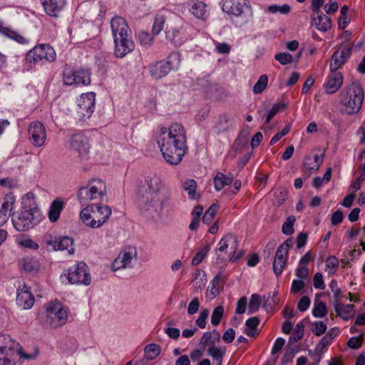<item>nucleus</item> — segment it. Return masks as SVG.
Returning <instances> with one entry per match:
<instances>
[{"mask_svg": "<svg viewBox=\"0 0 365 365\" xmlns=\"http://www.w3.org/2000/svg\"><path fill=\"white\" fill-rule=\"evenodd\" d=\"M365 180V165H363L362 172L359 177L351 185L350 188L353 190L354 192L359 190L361 187L362 182Z\"/></svg>", "mask_w": 365, "mask_h": 365, "instance_id": "61", "label": "nucleus"}, {"mask_svg": "<svg viewBox=\"0 0 365 365\" xmlns=\"http://www.w3.org/2000/svg\"><path fill=\"white\" fill-rule=\"evenodd\" d=\"M312 332L317 336H319L324 334L327 331V324L322 321L314 322L313 324Z\"/></svg>", "mask_w": 365, "mask_h": 365, "instance_id": "54", "label": "nucleus"}, {"mask_svg": "<svg viewBox=\"0 0 365 365\" xmlns=\"http://www.w3.org/2000/svg\"><path fill=\"white\" fill-rule=\"evenodd\" d=\"M268 11L272 14L280 13L282 14H287L291 11V7L289 4H284L282 6L279 5H270L268 7Z\"/></svg>", "mask_w": 365, "mask_h": 365, "instance_id": "51", "label": "nucleus"}, {"mask_svg": "<svg viewBox=\"0 0 365 365\" xmlns=\"http://www.w3.org/2000/svg\"><path fill=\"white\" fill-rule=\"evenodd\" d=\"M110 24L113 38L132 35L131 29L124 18L116 15L111 19Z\"/></svg>", "mask_w": 365, "mask_h": 365, "instance_id": "22", "label": "nucleus"}, {"mask_svg": "<svg viewBox=\"0 0 365 365\" xmlns=\"http://www.w3.org/2000/svg\"><path fill=\"white\" fill-rule=\"evenodd\" d=\"M220 337V333L215 329L212 331H207L203 334L200 340V344L204 347L207 345L215 346V344L219 341Z\"/></svg>", "mask_w": 365, "mask_h": 365, "instance_id": "37", "label": "nucleus"}, {"mask_svg": "<svg viewBox=\"0 0 365 365\" xmlns=\"http://www.w3.org/2000/svg\"><path fill=\"white\" fill-rule=\"evenodd\" d=\"M287 105L284 103H274L272 108L269 110L266 118V123H269L270 120L281 110L285 109Z\"/></svg>", "mask_w": 365, "mask_h": 365, "instance_id": "50", "label": "nucleus"}, {"mask_svg": "<svg viewBox=\"0 0 365 365\" xmlns=\"http://www.w3.org/2000/svg\"><path fill=\"white\" fill-rule=\"evenodd\" d=\"M111 215L112 210L109 206L94 202L81 210L80 218L86 226L96 229L102 227Z\"/></svg>", "mask_w": 365, "mask_h": 365, "instance_id": "5", "label": "nucleus"}, {"mask_svg": "<svg viewBox=\"0 0 365 365\" xmlns=\"http://www.w3.org/2000/svg\"><path fill=\"white\" fill-rule=\"evenodd\" d=\"M42 242L47 247L53 250L67 251L69 255L74 253L73 240L67 236L55 237L51 234H45L42 237Z\"/></svg>", "mask_w": 365, "mask_h": 365, "instance_id": "14", "label": "nucleus"}, {"mask_svg": "<svg viewBox=\"0 0 365 365\" xmlns=\"http://www.w3.org/2000/svg\"><path fill=\"white\" fill-rule=\"evenodd\" d=\"M96 93L88 92L81 94L78 100V113L83 118H88L95 110Z\"/></svg>", "mask_w": 365, "mask_h": 365, "instance_id": "19", "label": "nucleus"}, {"mask_svg": "<svg viewBox=\"0 0 365 365\" xmlns=\"http://www.w3.org/2000/svg\"><path fill=\"white\" fill-rule=\"evenodd\" d=\"M225 351V348L215 346H210L207 349L208 355H210L213 360L223 359Z\"/></svg>", "mask_w": 365, "mask_h": 365, "instance_id": "47", "label": "nucleus"}, {"mask_svg": "<svg viewBox=\"0 0 365 365\" xmlns=\"http://www.w3.org/2000/svg\"><path fill=\"white\" fill-rule=\"evenodd\" d=\"M68 283L72 284L89 285L91 277L84 262H78L63 274Z\"/></svg>", "mask_w": 365, "mask_h": 365, "instance_id": "12", "label": "nucleus"}, {"mask_svg": "<svg viewBox=\"0 0 365 365\" xmlns=\"http://www.w3.org/2000/svg\"><path fill=\"white\" fill-rule=\"evenodd\" d=\"M290 240H287L281 244L275 253L273 262V271L277 276H280L287 264L288 251L290 247Z\"/></svg>", "mask_w": 365, "mask_h": 365, "instance_id": "18", "label": "nucleus"}, {"mask_svg": "<svg viewBox=\"0 0 365 365\" xmlns=\"http://www.w3.org/2000/svg\"><path fill=\"white\" fill-rule=\"evenodd\" d=\"M138 39L142 46H150L154 41L153 36L146 31H140L138 34Z\"/></svg>", "mask_w": 365, "mask_h": 365, "instance_id": "52", "label": "nucleus"}, {"mask_svg": "<svg viewBox=\"0 0 365 365\" xmlns=\"http://www.w3.org/2000/svg\"><path fill=\"white\" fill-rule=\"evenodd\" d=\"M46 128L41 122L35 120L29 124L28 137L34 147H42L46 143Z\"/></svg>", "mask_w": 365, "mask_h": 365, "instance_id": "16", "label": "nucleus"}, {"mask_svg": "<svg viewBox=\"0 0 365 365\" xmlns=\"http://www.w3.org/2000/svg\"><path fill=\"white\" fill-rule=\"evenodd\" d=\"M331 341L332 339L325 334L317 345L316 351L320 353L324 352Z\"/></svg>", "mask_w": 365, "mask_h": 365, "instance_id": "59", "label": "nucleus"}, {"mask_svg": "<svg viewBox=\"0 0 365 365\" xmlns=\"http://www.w3.org/2000/svg\"><path fill=\"white\" fill-rule=\"evenodd\" d=\"M262 303L261 297L258 294H252L248 303V313L254 314L257 312Z\"/></svg>", "mask_w": 365, "mask_h": 365, "instance_id": "43", "label": "nucleus"}, {"mask_svg": "<svg viewBox=\"0 0 365 365\" xmlns=\"http://www.w3.org/2000/svg\"><path fill=\"white\" fill-rule=\"evenodd\" d=\"M46 314L55 327L65 324L68 319V312L58 301H53L46 306Z\"/></svg>", "mask_w": 365, "mask_h": 365, "instance_id": "15", "label": "nucleus"}, {"mask_svg": "<svg viewBox=\"0 0 365 365\" xmlns=\"http://www.w3.org/2000/svg\"><path fill=\"white\" fill-rule=\"evenodd\" d=\"M56 60L55 49L48 43H38L25 54L24 66L28 70L36 65H45Z\"/></svg>", "mask_w": 365, "mask_h": 365, "instance_id": "6", "label": "nucleus"}, {"mask_svg": "<svg viewBox=\"0 0 365 365\" xmlns=\"http://www.w3.org/2000/svg\"><path fill=\"white\" fill-rule=\"evenodd\" d=\"M71 147L78 153L80 157H85L90 149L88 139L83 134H75L71 136Z\"/></svg>", "mask_w": 365, "mask_h": 365, "instance_id": "24", "label": "nucleus"}, {"mask_svg": "<svg viewBox=\"0 0 365 365\" xmlns=\"http://www.w3.org/2000/svg\"><path fill=\"white\" fill-rule=\"evenodd\" d=\"M329 287L333 292L334 298L336 302H338L342 297L341 289L338 287V283L336 279H332L329 283Z\"/></svg>", "mask_w": 365, "mask_h": 365, "instance_id": "60", "label": "nucleus"}, {"mask_svg": "<svg viewBox=\"0 0 365 365\" xmlns=\"http://www.w3.org/2000/svg\"><path fill=\"white\" fill-rule=\"evenodd\" d=\"M222 10L224 13L236 17L252 15L249 0H222Z\"/></svg>", "mask_w": 365, "mask_h": 365, "instance_id": "13", "label": "nucleus"}, {"mask_svg": "<svg viewBox=\"0 0 365 365\" xmlns=\"http://www.w3.org/2000/svg\"><path fill=\"white\" fill-rule=\"evenodd\" d=\"M352 46L347 43H342L333 53L329 64V70L335 73L346 63L350 56Z\"/></svg>", "mask_w": 365, "mask_h": 365, "instance_id": "17", "label": "nucleus"}, {"mask_svg": "<svg viewBox=\"0 0 365 365\" xmlns=\"http://www.w3.org/2000/svg\"><path fill=\"white\" fill-rule=\"evenodd\" d=\"M232 174L225 175L218 172L214 178V187L217 191L222 190L225 186L230 185L233 181Z\"/></svg>", "mask_w": 365, "mask_h": 365, "instance_id": "32", "label": "nucleus"}, {"mask_svg": "<svg viewBox=\"0 0 365 365\" xmlns=\"http://www.w3.org/2000/svg\"><path fill=\"white\" fill-rule=\"evenodd\" d=\"M327 118L335 128L340 129L342 127L343 120L338 114L329 113L327 114Z\"/></svg>", "mask_w": 365, "mask_h": 365, "instance_id": "64", "label": "nucleus"}, {"mask_svg": "<svg viewBox=\"0 0 365 365\" xmlns=\"http://www.w3.org/2000/svg\"><path fill=\"white\" fill-rule=\"evenodd\" d=\"M312 313L316 318L324 317L327 314L326 304L324 302L315 300Z\"/></svg>", "mask_w": 365, "mask_h": 365, "instance_id": "41", "label": "nucleus"}, {"mask_svg": "<svg viewBox=\"0 0 365 365\" xmlns=\"http://www.w3.org/2000/svg\"><path fill=\"white\" fill-rule=\"evenodd\" d=\"M334 309L337 316L344 320H349L355 314V307L353 304H343L336 302Z\"/></svg>", "mask_w": 365, "mask_h": 365, "instance_id": "29", "label": "nucleus"}, {"mask_svg": "<svg viewBox=\"0 0 365 365\" xmlns=\"http://www.w3.org/2000/svg\"><path fill=\"white\" fill-rule=\"evenodd\" d=\"M222 274L219 272L211 280L206 292V296L210 299L215 298L222 290L223 287L220 284Z\"/></svg>", "mask_w": 365, "mask_h": 365, "instance_id": "31", "label": "nucleus"}, {"mask_svg": "<svg viewBox=\"0 0 365 365\" xmlns=\"http://www.w3.org/2000/svg\"><path fill=\"white\" fill-rule=\"evenodd\" d=\"M18 354L21 358L32 359L38 354V348L33 352L25 353L18 342L8 334H0V365H14V355Z\"/></svg>", "mask_w": 365, "mask_h": 365, "instance_id": "4", "label": "nucleus"}, {"mask_svg": "<svg viewBox=\"0 0 365 365\" xmlns=\"http://www.w3.org/2000/svg\"><path fill=\"white\" fill-rule=\"evenodd\" d=\"M339 262L336 256L330 255L325 260V272L329 276L334 274L339 267Z\"/></svg>", "mask_w": 365, "mask_h": 365, "instance_id": "40", "label": "nucleus"}, {"mask_svg": "<svg viewBox=\"0 0 365 365\" xmlns=\"http://www.w3.org/2000/svg\"><path fill=\"white\" fill-rule=\"evenodd\" d=\"M197 182L194 179H187L182 184V188L187 192L190 200H197L200 195L197 192Z\"/></svg>", "mask_w": 365, "mask_h": 365, "instance_id": "35", "label": "nucleus"}, {"mask_svg": "<svg viewBox=\"0 0 365 365\" xmlns=\"http://www.w3.org/2000/svg\"><path fill=\"white\" fill-rule=\"evenodd\" d=\"M106 195V182L97 178L89 180L86 185L79 187L77 191V198L82 205L88 204L92 201L99 203Z\"/></svg>", "mask_w": 365, "mask_h": 365, "instance_id": "7", "label": "nucleus"}, {"mask_svg": "<svg viewBox=\"0 0 365 365\" xmlns=\"http://www.w3.org/2000/svg\"><path fill=\"white\" fill-rule=\"evenodd\" d=\"M364 334H361L357 336L351 337L347 341V346L351 349H359L363 344Z\"/></svg>", "mask_w": 365, "mask_h": 365, "instance_id": "55", "label": "nucleus"}, {"mask_svg": "<svg viewBox=\"0 0 365 365\" xmlns=\"http://www.w3.org/2000/svg\"><path fill=\"white\" fill-rule=\"evenodd\" d=\"M43 215L37 208L24 207L12 219L14 228L19 232L27 231L39 224Z\"/></svg>", "mask_w": 365, "mask_h": 365, "instance_id": "11", "label": "nucleus"}, {"mask_svg": "<svg viewBox=\"0 0 365 365\" xmlns=\"http://www.w3.org/2000/svg\"><path fill=\"white\" fill-rule=\"evenodd\" d=\"M323 159L324 154L322 155L316 154L313 158H312L310 156L305 157L302 164L303 171L308 175L315 171H317L323 163Z\"/></svg>", "mask_w": 365, "mask_h": 365, "instance_id": "27", "label": "nucleus"}, {"mask_svg": "<svg viewBox=\"0 0 365 365\" xmlns=\"http://www.w3.org/2000/svg\"><path fill=\"white\" fill-rule=\"evenodd\" d=\"M114 54L117 58H123L135 49L132 35L123 36L113 38Z\"/></svg>", "mask_w": 365, "mask_h": 365, "instance_id": "20", "label": "nucleus"}, {"mask_svg": "<svg viewBox=\"0 0 365 365\" xmlns=\"http://www.w3.org/2000/svg\"><path fill=\"white\" fill-rule=\"evenodd\" d=\"M329 76L324 85V92L327 94L335 93L342 86L344 77L341 73H333Z\"/></svg>", "mask_w": 365, "mask_h": 365, "instance_id": "26", "label": "nucleus"}, {"mask_svg": "<svg viewBox=\"0 0 365 365\" xmlns=\"http://www.w3.org/2000/svg\"><path fill=\"white\" fill-rule=\"evenodd\" d=\"M21 267L27 273H37L39 270V264L36 258L25 257L21 260Z\"/></svg>", "mask_w": 365, "mask_h": 365, "instance_id": "34", "label": "nucleus"}, {"mask_svg": "<svg viewBox=\"0 0 365 365\" xmlns=\"http://www.w3.org/2000/svg\"><path fill=\"white\" fill-rule=\"evenodd\" d=\"M274 58L276 61H279L281 65H287L292 62L293 56L289 53L282 52L277 53L274 56Z\"/></svg>", "mask_w": 365, "mask_h": 365, "instance_id": "53", "label": "nucleus"}, {"mask_svg": "<svg viewBox=\"0 0 365 365\" xmlns=\"http://www.w3.org/2000/svg\"><path fill=\"white\" fill-rule=\"evenodd\" d=\"M220 206L217 203L212 204L202 216V222L204 224L209 225L215 218L219 210Z\"/></svg>", "mask_w": 365, "mask_h": 365, "instance_id": "42", "label": "nucleus"}, {"mask_svg": "<svg viewBox=\"0 0 365 365\" xmlns=\"http://www.w3.org/2000/svg\"><path fill=\"white\" fill-rule=\"evenodd\" d=\"M238 245L239 242L235 235H225L220 239L215 249L217 258L224 259L225 256H228L230 262H237L244 255L242 250L237 252Z\"/></svg>", "mask_w": 365, "mask_h": 365, "instance_id": "10", "label": "nucleus"}, {"mask_svg": "<svg viewBox=\"0 0 365 365\" xmlns=\"http://www.w3.org/2000/svg\"><path fill=\"white\" fill-rule=\"evenodd\" d=\"M165 37L167 40L170 41L175 46H181L189 38L186 34V28L183 26L167 29L165 31Z\"/></svg>", "mask_w": 365, "mask_h": 365, "instance_id": "23", "label": "nucleus"}, {"mask_svg": "<svg viewBox=\"0 0 365 365\" xmlns=\"http://www.w3.org/2000/svg\"><path fill=\"white\" fill-rule=\"evenodd\" d=\"M200 306V302L199 299L197 297L193 298L188 304L187 310V314L189 315H193L198 311Z\"/></svg>", "mask_w": 365, "mask_h": 365, "instance_id": "62", "label": "nucleus"}, {"mask_svg": "<svg viewBox=\"0 0 365 365\" xmlns=\"http://www.w3.org/2000/svg\"><path fill=\"white\" fill-rule=\"evenodd\" d=\"M165 22L166 16L164 14H156L152 26V34L155 36L158 35L163 30Z\"/></svg>", "mask_w": 365, "mask_h": 365, "instance_id": "39", "label": "nucleus"}, {"mask_svg": "<svg viewBox=\"0 0 365 365\" xmlns=\"http://www.w3.org/2000/svg\"><path fill=\"white\" fill-rule=\"evenodd\" d=\"M14 202V200L11 196H6L4 198V201L1 205L0 210L2 212H5L6 215H9V212L11 211L13 208Z\"/></svg>", "mask_w": 365, "mask_h": 365, "instance_id": "58", "label": "nucleus"}, {"mask_svg": "<svg viewBox=\"0 0 365 365\" xmlns=\"http://www.w3.org/2000/svg\"><path fill=\"white\" fill-rule=\"evenodd\" d=\"M44 12L49 16L57 18L66 4V0H40Z\"/></svg>", "mask_w": 365, "mask_h": 365, "instance_id": "25", "label": "nucleus"}, {"mask_svg": "<svg viewBox=\"0 0 365 365\" xmlns=\"http://www.w3.org/2000/svg\"><path fill=\"white\" fill-rule=\"evenodd\" d=\"M190 11L197 19H199L206 20L208 16L206 4L200 1H193Z\"/></svg>", "mask_w": 365, "mask_h": 365, "instance_id": "33", "label": "nucleus"}, {"mask_svg": "<svg viewBox=\"0 0 365 365\" xmlns=\"http://www.w3.org/2000/svg\"><path fill=\"white\" fill-rule=\"evenodd\" d=\"M296 219L294 215H290L287 218L282 227V232L286 235H290L294 232V224Z\"/></svg>", "mask_w": 365, "mask_h": 365, "instance_id": "49", "label": "nucleus"}, {"mask_svg": "<svg viewBox=\"0 0 365 365\" xmlns=\"http://www.w3.org/2000/svg\"><path fill=\"white\" fill-rule=\"evenodd\" d=\"M147 188L140 189L138 195L142 197L144 204L140 210L142 212H161L170 199V191L166 187L162 180L155 175L146 179Z\"/></svg>", "mask_w": 365, "mask_h": 365, "instance_id": "2", "label": "nucleus"}, {"mask_svg": "<svg viewBox=\"0 0 365 365\" xmlns=\"http://www.w3.org/2000/svg\"><path fill=\"white\" fill-rule=\"evenodd\" d=\"M278 295L277 291H274L272 294L268 293L264 296V307L266 309H272L278 304L277 297Z\"/></svg>", "mask_w": 365, "mask_h": 365, "instance_id": "45", "label": "nucleus"}, {"mask_svg": "<svg viewBox=\"0 0 365 365\" xmlns=\"http://www.w3.org/2000/svg\"><path fill=\"white\" fill-rule=\"evenodd\" d=\"M268 76L266 74H263L259 76L257 83L254 85L253 93L255 94L261 93L267 86Z\"/></svg>", "mask_w": 365, "mask_h": 365, "instance_id": "46", "label": "nucleus"}, {"mask_svg": "<svg viewBox=\"0 0 365 365\" xmlns=\"http://www.w3.org/2000/svg\"><path fill=\"white\" fill-rule=\"evenodd\" d=\"M224 315V307L222 306H217L215 307L211 315V324L213 326L220 324Z\"/></svg>", "mask_w": 365, "mask_h": 365, "instance_id": "48", "label": "nucleus"}, {"mask_svg": "<svg viewBox=\"0 0 365 365\" xmlns=\"http://www.w3.org/2000/svg\"><path fill=\"white\" fill-rule=\"evenodd\" d=\"M312 24L322 32H327L331 29V19L323 13L315 14L312 17Z\"/></svg>", "mask_w": 365, "mask_h": 365, "instance_id": "28", "label": "nucleus"}, {"mask_svg": "<svg viewBox=\"0 0 365 365\" xmlns=\"http://www.w3.org/2000/svg\"><path fill=\"white\" fill-rule=\"evenodd\" d=\"M64 207V202L59 198L55 199L51 204L48 217L51 222H56L60 217L61 213Z\"/></svg>", "mask_w": 365, "mask_h": 365, "instance_id": "30", "label": "nucleus"}, {"mask_svg": "<svg viewBox=\"0 0 365 365\" xmlns=\"http://www.w3.org/2000/svg\"><path fill=\"white\" fill-rule=\"evenodd\" d=\"M180 61V53L178 51H173L165 59L156 61L149 64V74L153 79H161L168 76L173 70L178 68Z\"/></svg>", "mask_w": 365, "mask_h": 365, "instance_id": "8", "label": "nucleus"}, {"mask_svg": "<svg viewBox=\"0 0 365 365\" xmlns=\"http://www.w3.org/2000/svg\"><path fill=\"white\" fill-rule=\"evenodd\" d=\"M19 245L25 248L32 249L35 250L39 248L38 244L29 237L24 238L20 240L19 242Z\"/></svg>", "mask_w": 365, "mask_h": 365, "instance_id": "63", "label": "nucleus"}, {"mask_svg": "<svg viewBox=\"0 0 365 365\" xmlns=\"http://www.w3.org/2000/svg\"><path fill=\"white\" fill-rule=\"evenodd\" d=\"M9 39L14 41L15 42L21 44V45H27L29 43V40L26 38L24 36L21 34L18 31L14 30L11 35Z\"/></svg>", "mask_w": 365, "mask_h": 365, "instance_id": "57", "label": "nucleus"}, {"mask_svg": "<svg viewBox=\"0 0 365 365\" xmlns=\"http://www.w3.org/2000/svg\"><path fill=\"white\" fill-rule=\"evenodd\" d=\"M209 315V310L207 309H203L199 314L197 319L195 321V324L200 329H204L206 327V320Z\"/></svg>", "mask_w": 365, "mask_h": 365, "instance_id": "56", "label": "nucleus"}, {"mask_svg": "<svg viewBox=\"0 0 365 365\" xmlns=\"http://www.w3.org/2000/svg\"><path fill=\"white\" fill-rule=\"evenodd\" d=\"M16 304L23 309H30L34 304V297L31 288L24 284L22 287L16 290Z\"/></svg>", "mask_w": 365, "mask_h": 365, "instance_id": "21", "label": "nucleus"}, {"mask_svg": "<svg viewBox=\"0 0 365 365\" xmlns=\"http://www.w3.org/2000/svg\"><path fill=\"white\" fill-rule=\"evenodd\" d=\"M259 324V319L257 317H253L247 319L245 322L246 329L245 333L251 337H255L258 334L257 327Z\"/></svg>", "mask_w": 365, "mask_h": 365, "instance_id": "38", "label": "nucleus"}, {"mask_svg": "<svg viewBox=\"0 0 365 365\" xmlns=\"http://www.w3.org/2000/svg\"><path fill=\"white\" fill-rule=\"evenodd\" d=\"M155 140L164 160L171 165H179L188 152L187 132L180 123L160 126Z\"/></svg>", "mask_w": 365, "mask_h": 365, "instance_id": "1", "label": "nucleus"}, {"mask_svg": "<svg viewBox=\"0 0 365 365\" xmlns=\"http://www.w3.org/2000/svg\"><path fill=\"white\" fill-rule=\"evenodd\" d=\"M231 118L227 114H222L220 115L218 120L214 126L215 132L217 134H221L227 132L230 126Z\"/></svg>", "mask_w": 365, "mask_h": 365, "instance_id": "36", "label": "nucleus"}, {"mask_svg": "<svg viewBox=\"0 0 365 365\" xmlns=\"http://www.w3.org/2000/svg\"><path fill=\"white\" fill-rule=\"evenodd\" d=\"M160 352V346L155 344H150L145 348V355L148 359L153 360L155 359Z\"/></svg>", "mask_w": 365, "mask_h": 365, "instance_id": "44", "label": "nucleus"}, {"mask_svg": "<svg viewBox=\"0 0 365 365\" xmlns=\"http://www.w3.org/2000/svg\"><path fill=\"white\" fill-rule=\"evenodd\" d=\"M364 99V92L358 81L347 84L339 93V103L341 112L347 115H354L359 112Z\"/></svg>", "mask_w": 365, "mask_h": 365, "instance_id": "3", "label": "nucleus"}, {"mask_svg": "<svg viewBox=\"0 0 365 365\" xmlns=\"http://www.w3.org/2000/svg\"><path fill=\"white\" fill-rule=\"evenodd\" d=\"M62 81L66 86H88L91 83V72L88 68L66 64L62 71Z\"/></svg>", "mask_w": 365, "mask_h": 365, "instance_id": "9", "label": "nucleus"}]
</instances>
